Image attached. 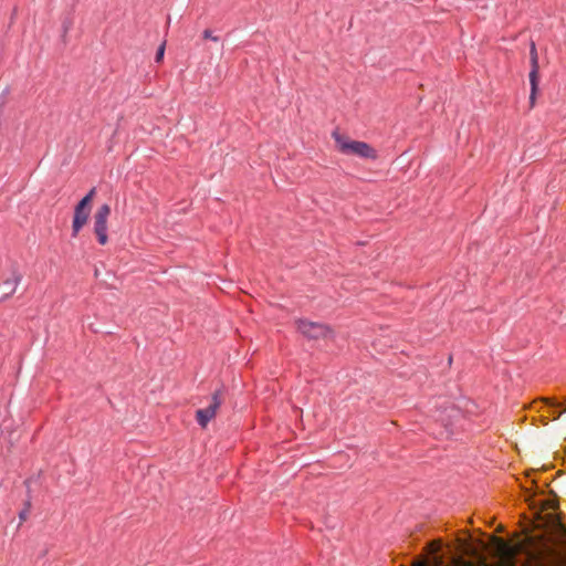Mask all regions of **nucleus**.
<instances>
[{
	"instance_id": "nucleus-12",
	"label": "nucleus",
	"mask_w": 566,
	"mask_h": 566,
	"mask_svg": "<svg viewBox=\"0 0 566 566\" xmlns=\"http://www.w3.org/2000/svg\"><path fill=\"white\" fill-rule=\"evenodd\" d=\"M32 503H31V496L24 502V507L19 512V525H21L22 522L27 521L28 514L31 510Z\"/></svg>"
},
{
	"instance_id": "nucleus-15",
	"label": "nucleus",
	"mask_w": 566,
	"mask_h": 566,
	"mask_svg": "<svg viewBox=\"0 0 566 566\" xmlns=\"http://www.w3.org/2000/svg\"><path fill=\"white\" fill-rule=\"evenodd\" d=\"M547 407L549 408V410H552V415L554 417V419L558 418L560 416V411L557 412V408L559 407L557 403H548L547 400L544 401Z\"/></svg>"
},
{
	"instance_id": "nucleus-6",
	"label": "nucleus",
	"mask_w": 566,
	"mask_h": 566,
	"mask_svg": "<svg viewBox=\"0 0 566 566\" xmlns=\"http://www.w3.org/2000/svg\"><path fill=\"white\" fill-rule=\"evenodd\" d=\"M555 560L559 566H566V525L557 522L554 526Z\"/></svg>"
},
{
	"instance_id": "nucleus-2",
	"label": "nucleus",
	"mask_w": 566,
	"mask_h": 566,
	"mask_svg": "<svg viewBox=\"0 0 566 566\" xmlns=\"http://www.w3.org/2000/svg\"><path fill=\"white\" fill-rule=\"evenodd\" d=\"M338 151L344 155H355L360 158L376 159L377 151L367 143L352 140L349 137L335 130L332 134Z\"/></svg>"
},
{
	"instance_id": "nucleus-17",
	"label": "nucleus",
	"mask_w": 566,
	"mask_h": 566,
	"mask_svg": "<svg viewBox=\"0 0 566 566\" xmlns=\"http://www.w3.org/2000/svg\"><path fill=\"white\" fill-rule=\"evenodd\" d=\"M202 35H203V38H205V39H209V40H212V41H214V42H217V41L219 40V39H218V36H214V35L212 34V31H211V30H209V29L205 30V31H203V33H202Z\"/></svg>"
},
{
	"instance_id": "nucleus-9",
	"label": "nucleus",
	"mask_w": 566,
	"mask_h": 566,
	"mask_svg": "<svg viewBox=\"0 0 566 566\" xmlns=\"http://www.w3.org/2000/svg\"><path fill=\"white\" fill-rule=\"evenodd\" d=\"M494 548L501 559V562L506 566H513L515 563L516 548L513 547L510 543L504 541L503 538H493Z\"/></svg>"
},
{
	"instance_id": "nucleus-7",
	"label": "nucleus",
	"mask_w": 566,
	"mask_h": 566,
	"mask_svg": "<svg viewBox=\"0 0 566 566\" xmlns=\"http://www.w3.org/2000/svg\"><path fill=\"white\" fill-rule=\"evenodd\" d=\"M221 406L220 391L212 395L211 402L207 408L198 409L196 411V420L201 428H206L208 423L216 417L218 409Z\"/></svg>"
},
{
	"instance_id": "nucleus-8",
	"label": "nucleus",
	"mask_w": 566,
	"mask_h": 566,
	"mask_svg": "<svg viewBox=\"0 0 566 566\" xmlns=\"http://www.w3.org/2000/svg\"><path fill=\"white\" fill-rule=\"evenodd\" d=\"M21 280L22 274L17 270H12V273L9 277L0 281V303L7 301L15 293Z\"/></svg>"
},
{
	"instance_id": "nucleus-1",
	"label": "nucleus",
	"mask_w": 566,
	"mask_h": 566,
	"mask_svg": "<svg viewBox=\"0 0 566 566\" xmlns=\"http://www.w3.org/2000/svg\"><path fill=\"white\" fill-rule=\"evenodd\" d=\"M412 566H486L475 564L461 555H455L450 548L444 549L440 541H433L426 547V554L413 560Z\"/></svg>"
},
{
	"instance_id": "nucleus-3",
	"label": "nucleus",
	"mask_w": 566,
	"mask_h": 566,
	"mask_svg": "<svg viewBox=\"0 0 566 566\" xmlns=\"http://www.w3.org/2000/svg\"><path fill=\"white\" fill-rule=\"evenodd\" d=\"M94 195L95 188L91 189L90 192L76 205L72 223L73 237H77L81 229L86 224L91 211V202Z\"/></svg>"
},
{
	"instance_id": "nucleus-13",
	"label": "nucleus",
	"mask_w": 566,
	"mask_h": 566,
	"mask_svg": "<svg viewBox=\"0 0 566 566\" xmlns=\"http://www.w3.org/2000/svg\"><path fill=\"white\" fill-rule=\"evenodd\" d=\"M74 20L72 17H66L62 22V29H63V39L65 40V36L67 32L73 28Z\"/></svg>"
},
{
	"instance_id": "nucleus-10",
	"label": "nucleus",
	"mask_w": 566,
	"mask_h": 566,
	"mask_svg": "<svg viewBox=\"0 0 566 566\" xmlns=\"http://www.w3.org/2000/svg\"><path fill=\"white\" fill-rule=\"evenodd\" d=\"M459 410L453 406H446L441 409H437L434 411L433 418L436 421L441 422L444 427L447 433H450L449 427L452 424L453 420L458 418Z\"/></svg>"
},
{
	"instance_id": "nucleus-18",
	"label": "nucleus",
	"mask_w": 566,
	"mask_h": 566,
	"mask_svg": "<svg viewBox=\"0 0 566 566\" xmlns=\"http://www.w3.org/2000/svg\"><path fill=\"white\" fill-rule=\"evenodd\" d=\"M31 482H32V478H28V479L24 481V483H25V485H27V488H28V492H30V484H31Z\"/></svg>"
},
{
	"instance_id": "nucleus-16",
	"label": "nucleus",
	"mask_w": 566,
	"mask_h": 566,
	"mask_svg": "<svg viewBox=\"0 0 566 566\" xmlns=\"http://www.w3.org/2000/svg\"><path fill=\"white\" fill-rule=\"evenodd\" d=\"M164 53H165V43H163L159 49L157 50V53H156V62H160L164 57Z\"/></svg>"
},
{
	"instance_id": "nucleus-14",
	"label": "nucleus",
	"mask_w": 566,
	"mask_h": 566,
	"mask_svg": "<svg viewBox=\"0 0 566 566\" xmlns=\"http://www.w3.org/2000/svg\"><path fill=\"white\" fill-rule=\"evenodd\" d=\"M9 93H10L9 86H6V87L0 92V111H1V112H3V107H4V105L7 104V98H8Z\"/></svg>"
},
{
	"instance_id": "nucleus-11",
	"label": "nucleus",
	"mask_w": 566,
	"mask_h": 566,
	"mask_svg": "<svg viewBox=\"0 0 566 566\" xmlns=\"http://www.w3.org/2000/svg\"><path fill=\"white\" fill-rule=\"evenodd\" d=\"M531 63L532 70L530 72V83H531V103H534L535 94L537 91V80H538V57L535 43L533 42L531 45Z\"/></svg>"
},
{
	"instance_id": "nucleus-5",
	"label": "nucleus",
	"mask_w": 566,
	"mask_h": 566,
	"mask_svg": "<svg viewBox=\"0 0 566 566\" xmlns=\"http://www.w3.org/2000/svg\"><path fill=\"white\" fill-rule=\"evenodd\" d=\"M111 214V207L108 205H102L94 214V233L101 245H105L108 242L107 235V220Z\"/></svg>"
},
{
	"instance_id": "nucleus-4",
	"label": "nucleus",
	"mask_w": 566,
	"mask_h": 566,
	"mask_svg": "<svg viewBox=\"0 0 566 566\" xmlns=\"http://www.w3.org/2000/svg\"><path fill=\"white\" fill-rule=\"evenodd\" d=\"M296 327L300 333L310 339L326 338L332 334V329L327 325L307 319H298Z\"/></svg>"
}]
</instances>
